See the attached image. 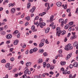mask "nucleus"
<instances>
[{
  "label": "nucleus",
  "mask_w": 78,
  "mask_h": 78,
  "mask_svg": "<svg viewBox=\"0 0 78 78\" xmlns=\"http://www.w3.org/2000/svg\"><path fill=\"white\" fill-rule=\"evenodd\" d=\"M60 70L63 72L64 71V68L62 67V68H61Z\"/></svg>",
  "instance_id": "nucleus-60"
},
{
  "label": "nucleus",
  "mask_w": 78,
  "mask_h": 78,
  "mask_svg": "<svg viewBox=\"0 0 78 78\" xmlns=\"http://www.w3.org/2000/svg\"><path fill=\"white\" fill-rule=\"evenodd\" d=\"M27 74L28 75H30L31 74V71H29V69H28V70H27Z\"/></svg>",
  "instance_id": "nucleus-48"
},
{
  "label": "nucleus",
  "mask_w": 78,
  "mask_h": 78,
  "mask_svg": "<svg viewBox=\"0 0 78 78\" xmlns=\"http://www.w3.org/2000/svg\"><path fill=\"white\" fill-rule=\"evenodd\" d=\"M45 43L47 44H49V42H48V40H47V39H46V40Z\"/></svg>",
  "instance_id": "nucleus-58"
},
{
  "label": "nucleus",
  "mask_w": 78,
  "mask_h": 78,
  "mask_svg": "<svg viewBox=\"0 0 78 78\" xmlns=\"http://www.w3.org/2000/svg\"><path fill=\"white\" fill-rule=\"evenodd\" d=\"M34 78H39V76H34Z\"/></svg>",
  "instance_id": "nucleus-64"
},
{
  "label": "nucleus",
  "mask_w": 78,
  "mask_h": 78,
  "mask_svg": "<svg viewBox=\"0 0 78 78\" xmlns=\"http://www.w3.org/2000/svg\"><path fill=\"white\" fill-rule=\"evenodd\" d=\"M55 28H56V27H55V25H53L52 26V28L54 30L55 29Z\"/></svg>",
  "instance_id": "nucleus-61"
},
{
  "label": "nucleus",
  "mask_w": 78,
  "mask_h": 78,
  "mask_svg": "<svg viewBox=\"0 0 78 78\" xmlns=\"http://www.w3.org/2000/svg\"><path fill=\"white\" fill-rule=\"evenodd\" d=\"M31 7V3H30L29 2L28 4H27V9H29Z\"/></svg>",
  "instance_id": "nucleus-26"
},
{
  "label": "nucleus",
  "mask_w": 78,
  "mask_h": 78,
  "mask_svg": "<svg viewBox=\"0 0 78 78\" xmlns=\"http://www.w3.org/2000/svg\"><path fill=\"white\" fill-rule=\"evenodd\" d=\"M54 68L55 67H54L53 66L50 67V69L51 70H52L53 69H54Z\"/></svg>",
  "instance_id": "nucleus-41"
},
{
  "label": "nucleus",
  "mask_w": 78,
  "mask_h": 78,
  "mask_svg": "<svg viewBox=\"0 0 78 78\" xmlns=\"http://www.w3.org/2000/svg\"><path fill=\"white\" fill-rule=\"evenodd\" d=\"M72 56V53H70L69 54L67 55V57L66 58V60H68Z\"/></svg>",
  "instance_id": "nucleus-7"
},
{
  "label": "nucleus",
  "mask_w": 78,
  "mask_h": 78,
  "mask_svg": "<svg viewBox=\"0 0 78 78\" xmlns=\"http://www.w3.org/2000/svg\"><path fill=\"white\" fill-rule=\"evenodd\" d=\"M20 33H18V34L17 35V38H19L20 37Z\"/></svg>",
  "instance_id": "nucleus-54"
},
{
  "label": "nucleus",
  "mask_w": 78,
  "mask_h": 78,
  "mask_svg": "<svg viewBox=\"0 0 78 78\" xmlns=\"http://www.w3.org/2000/svg\"><path fill=\"white\" fill-rule=\"evenodd\" d=\"M4 29H5V30L8 29V26L7 25H5V26Z\"/></svg>",
  "instance_id": "nucleus-55"
},
{
  "label": "nucleus",
  "mask_w": 78,
  "mask_h": 78,
  "mask_svg": "<svg viewBox=\"0 0 78 78\" xmlns=\"http://www.w3.org/2000/svg\"><path fill=\"white\" fill-rule=\"evenodd\" d=\"M10 63H8L5 65V67L6 68H8L10 66Z\"/></svg>",
  "instance_id": "nucleus-23"
},
{
  "label": "nucleus",
  "mask_w": 78,
  "mask_h": 78,
  "mask_svg": "<svg viewBox=\"0 0 78 78\" xmlns=\"http://www.w3.org/2000/svg\"><path fill=\"white\" fill-rule=\"evenodd\" d=\"M1 35L2 36H3L5 34H6V32L4 31H2V32L1 33Z\"/></svg>",
  "instance_id": "nucleus-27"
},
{
  "label": "nucleus",
  "mask_w": 78,
  "mask_h": 78,
  "mask_svg": "<svg viewBox=\"0 0 78 78\" xmlns=\"http://www.w3.org/2000/svg\"><path fill=\"white\" fill-rule=\"evenodd\" d=\"M31 29H32V31L33 32H35V31H37V29L35 30V27L34 25H33L32 26Z\"/></svg>",
  "instance_id": "nucleus-11"
},
{
  "label": "nucleus",
  "mask_w": 78,
  "mask_h": 78,
  "mask_svg": "<svg viewBox=\"0 0 78 78\" xmlns=\"http://www.w3.org/2000/svg\"><path fill=\"white\" fill-rule=\"evenodd\" d=\"M69 25H73V22H70L69 23Z\"/></svg>",
  "instance_id": "nucleus-36"
},
{
  "label": "nucleus",
  "mask_w": 78,
  "mask_h": 78,
  "mask_svg": "<svg viewBox=\"0 0 78 78\" xmlns=\"http://www.w3.org/2000/svg\"><path fill=\"white\" fill-rule=\"evenodd\" d=\"M13 50H14V48H10L9 49L10 52H12V51H13Z\"/></svg>",
  "instance_id": "nucleus-42"
},
{
  "label": "nucleus",
  "mask_w": 78,
  "mask_h": 78,
  "mask_svg": "<svg viewBox=\"0 0 78 78\" xmlns=\"http://www.w3.org/2000/svg\"><path fill=\"white\" fill-rule=\"evenodd\" d=\"M53 18H54V16L53 15H51L50 17V22H52L53 21Z\"/></svg>",
  "instance_id": "nucleus-14"
},
{
  "label": "nucleus",
  "mask_w": 78,
  "mask_h": 78,
  "mask_svg": "<svg viewBox=\"0 0 78 78\" xmlns=\"http://www.w3.org/2000/svg\"><path fill=\"white\" fill-rule=\"evenodd\" d=\"M19 33V31L17 30H16L14 31V33H14L15 34H17Z\"/></svg>",
  "instance_id": "nucleus-44"
},
{
  "label": "nucleus",
  "mask_w": 78,
  "mask_h": 78,
  "mask_svg": "<svg viewBox=\"0 0 78 78\" xmlns=\"http://www.w3.org/2000/svg\"><path fill=\"white\" fill-rule=\"evenodd\" d=\"M59 23H61V25H64V19H60L59 20Z\"/></svg>",
  "instance_id": "nucleus-6"
},
{
  "label": "nucleus",
  "mask_w": 78,
  "mask_h": 78,
  "mask_svg": "<svg viewBox=\"0 0 78 78\" xmlns=\"http://www.w3.org/2000/svg\"><path fill=\"white\" fill-rule=\"evenodd\" d=\"M77 44L78 43H77V42L75 41L73 44L74 47H76V46L77 45Z\"/></svg>",
  "instance_id": "nucleus-30"
},
{
  "label": "nucleus",
  "mask_w": 78,
  "mask_h": 78,
  "mask_svg": "<svg viewBox=\"0 0 78 78\" xmlns=\"http://www.w3.org/2000/svg\"><path fill=\"white\" fill-rule=\"evenodd\" d=\"M39 17L38 16H37L35 18V20H38L39 19Z\"/></svg>",
  "instance_id": "nucleus-50"
},
{
  "label": "nucleus",
  "mask_w": 78,
  "mask_h": 78,
  "mask_svg": "<svg viewBox=\"0 0 78 78\" xmlns=\"http://www.w3.org/2000/svg\"><path fill=\"white\" fill-rule=\"evenodd\" d=\"M50 64H48L47 65V68H48L50 67Z\"/></svg>",
  "instance_id": "nucleus-56"
},
{
  "label": "nucleus",
  "mask_w": 78,
  "mask_h": 78,
  "mask_svg": "<svg viewBox=\"0 0 78 78\" xmlns=\"http://www.w3.org/2000/svg\"><path fill=\"white\" fill-rule=\"evenodd\" d=\"M45 6L46 7H47L48 6V9H49L50 8V3L48 2H46V3H45Z\"/></svg>",
  "instance_id": "nucleus-8"
},
{
  "label": "nucleus",
  "mask_w": 78,
  "mask_h": 78,
  "mask_svg": "<svg viewBox=\"0 0 78 78\" xmlns=\"http://www.w3.org/2000/svg\"><path fill=\"white\" fill-rule=\"evenodd\" d=\"M49 74L50 75H53L54 74V73L53 71H51L49 72Z\"/></svg>",
  "instance_id": "nucleus-57"
},
{
  "label": "nucleus",
  "mask_w": 78,
  "mask_h": 78,
  "mask_svg": "<svg viewBox=\"0 0 78 78\" xmlns=\"http://www.w3.org/2000/svg\"><path fill=\"white\" fill-rule=\"evenodd\" d=\"M1 62H2V63H5V62H6V60L3 59L1 61Z\"/></svg>",
  "instance_id": "nucleus-33"
},
{
  "label": "nucleus",
  "mask_w": 78,
  "mask_h": 78,
  "mask_svg": "<svg viewBox=\"0 0 78 78\" xmlns=\"http://www.w3.org/2000/svg\"><path fill=\"white\" fill-rule=\"evenodd\" d=\"M70 9H67L66 12H70Z\"/></svg>",
  "instance_id": "nucleus-49"
},
{
  "label": "nucleus",
  "mask_w": 78,
  "mask_h": 78,
  "mask_svg": "<svg viewBox=\"0 0 78 78\" xmlns=\"http://www.w3.org/2000/svg\"><path fill=\"white\" fill-rule=\"evenodd\" d=\"M68 21V19H66L65 20V22H64V23H65V24H66V23Z\"/></svg>",
  "instance_id": "nucleus-47"
},
{
  "label": "nucleus",
  "mask_w": 78,
  "mask_h": 78,
  "mask_svg": "<svg viewBox=\"0 0 78 78\" xmlns=\"http://www.w3.org/2000/svg\"><path fill=\"white\" fill-rule=\"evenodd\" d=\"M12 37V34H8L6 36V38L7 39H11Z\"/></svg>",
  "instance_id": "nucleus-9"
},
{
  "label": "nucleus",
  "mask_w": 78,
  "mask_h": 78,
  "mask_svg": "<svg viewBox=\"0 0 78 78\" xmlns=\"http://www.w3.org/2000/svg\"><path fill=\"white\" fill-rule=\"evenodd\" d=\"M25 19L27 20H30V16H28L27 17H26Z\"/></svg>",
  "instance_id": "nucleus-34"
},
{
  "label": "nucleus",
  "mask_w": 78,
  "mask_h": 78,
  "mask_svg": "<svg viewBox=\"0 0 78 78\" xmlns=\"http://www.w3.org/2000/svg\"><path fill=\"white\" fill-rule=\"evenodd\" d=\"M43 67L44 68H45V67H46V66H47V63L46 62H44L43 63Z\"/></svg>",
  "instance_id": "nucleus-29"
},
{
  "label": "nucleus",
  "mask_w": 78,
  "mask_h": 78,
  "mask_svg": "<svg viewBox=\"0 0 78 78\" xmlns=\"http://www.w3.org/2000/svg\"><path fill=\"white\" fill-rule=\"evenodd\" d=\"M43 55L44 56H47V53L46 52H44Z\"/></svg>",
  "instance_id": "nucleus-40"
},
{
  "label": "nucleus",
  "mask_w": 78,
  "mask_h": 78,
  "mask_svg": "<svg viewBox=\"0 0 78 78\" xmlns=\"http://www.w3.org/2000/svg\"><path fill=\"white\" fill-rule=\"evenodd\" d=\"M73 67V65L72 64H70L69 66V67L70 69H72Z\"/></svg>",
  "instance_id": "nucleus-39"
},
{
  "label": "nucleus",
  "mask_w": 78,
  "mask_h": 78,
  "mask_svg": "<svg viewBox=\"0 0 78 78\" xmlns=\"http://www.w3.org/2000/svg\"><path fill=\"white\" fill-rule=\"evenodd\" d=\"M33 52H34L33 49H31L30 51V54L31 53H33Z\"/></svg>",
  "instance_id": "nucleus-35"
},
{
  "label": "nucleus",
  "mask_w": 78,
  "mask_h": 78,
  "mask_svg": "<svg viewBox=\"0 0 78 78\" xmlns=\"http://www.w3.org/2000/svg\"><path fill=\"white\" fill-rule=\"evenodd\" d=\"M58 53H60V54L61 53H62V50H60L58 51Z\"/></svg>",
  "instance_id": "nucleus-52"
},
{
  "label": "nucleus",
  "mask_w": 78,
  "mask_h": 78,
  "mask_svg": "<svg viewBox=\"0 0 78 78\" xmlns=\"http://www.w3.org/2000/svg\"><path fill=\"white\" fill-rule=\"evenodd\" d=\"M45 39H43L41 40V42H42V43H44L45 42Z\"/></svg>",
  "instance_id": "nucleus-43"
},
{
  "label": "nucleus",
  "mask_w": 78,
  "mask_h": 78,
  "mask_svg": "<svg viewBox=\"0 0 78 78\" xmlns=\"http://www.w3.org/2000/svg\"><path fill=\"white\" fill-rule=\"evenodd\" d=\"M28 69H27L26 70L24 71V73L25 75H27V73L28 72Z\"/></svg>",
  "instance_id": "nucleus-32"
},
{
  "label": "nucleus",
  "mask_w": 78,
  "mask_h": 78,
  "mask_svg": "<svg viewBox=\"0 0 78 78\" xmlns=\"http://www.w3.org/2000/svg\"><path fill=\"white\" fill-rule=\"evenodd\" d=\"M52 62L54 64H55L56 62V60L55 59H53Z\"/></svg>",
  "instance_id": "nucleus-51"
},
{
  "label": "nucleus",
  "mask_w": 78,
  "mask_h": 78,
  "mask_svg": "<svg viewBox=\"0 0 78 78\" xmlns=\"http://www.w3.org/2000/svg\"><path fill=\"white\" fill-rule=\"evenodd\" d=\"M66 64V62L61 61L60 62L61 66H64Z\"/></svg>",
  "instance_id": "nucleus-20"
},
{
  "label": "nucleus",
  "mask_w": 78,
  "mask_h": 78,
  "mask_svg": "<svg viewBox=\"0 0 78 78\" xmlns=\"http://www.w3.org/2000/svg\"><path fill=\"white\" fill-rule=\"evenodd\" d=\"M26 46L27 45H26V44H24L23 45V46H22V47H23V48H25Z\"/></svg>",
  "instance_id": "nucleus-53"
},
{
  "label": "nucleus",
  "mask_w": 78,
  "mask_h": 78,
  "mask_svg": "<svg viewBox=\"0 0 78 78\" xmlns=\"http://www.w3.org/2000/svg\"><path fill=\"white\" fill-rule=\"evenodd\" d=\"M45 14H46V12H43L42 13H41L40 14H39L38 15L39 16H41V17H42L43 16H44Z\"/></svg>",
  "instance_id": "nucleus-13"
},
{
  "label": "nucleus",
  "mask_w": 78,
  "mask_h": 78,
  "mask_svg": "<svg viewBox=\"0 0 78 78\" xmlns=\"http://www.w3.org/2000/svg\"><path fill=\"white\" fill-rule=\"evenodd\" d=\"M26 65L27 67H29V66H30L31 65V63L28 62L26 63Z\"/></svg>",
  "instance_id": "nucleus-18"
},
{
  "label": "nucleus",
  "mask_w": 78,
  "mask_h": 78,
  "mask_svg": "<svg viewBox=\"0 0 78 78\" xmlns=\"http://www.w3.org/2000/svg\"><path fill=\"white\" fill-rule=\"evenodd\" d=\"M11 4L12 5V7H13L14 6H15V5H16V3H15V2H14L12 3H11Z\"/></svg>",
  "instance_id": "nucleus-37"
},
{
  "label": "nucleus",
  "mask_w": 78,
  "mask_h": 78,
  "mask_svg": "<svg viewBox=\"0 0 78 78\" xmlns=\"http://www.w3.org/2000/svg\"><path fill=\"white\" fill-rule=\"evenodd\" d=\"M56 4L57 6H58V7H60V6H62L63 8H64V9H67V5L65 4V5L64 4H63V5H62V2H57Z\"/></svg>",
  "instance_id": "nucleus-2"
},
{
  "label": "nucleus",
  "mask_w": 78,
  "mask_h": 78,
  "mask_svg": "<svg viewBox=\"0 0 78 78\" xmlns=\"http://www.w3.org/2000/svg\"><path fill=\"white\" fill-rule=\"evenodd\" d=\"M18 42L19 41H17V40H15L13 43L14 45H17L18 44Z\"/></svg>",
  "instance_id": "nucleus-24"
},
{
  "label": "nucleus",
  "mask_w": 78,
  "mask_h": 78,
  "mask_svg": "<svg viewBox=\"0 0 78 78\" xmlns=\"http://www.w3.org/2000/svg\"><path fill=\"white\" fill-rule=\"evenodd\" d=\"M75 13H78V8L76 9Z\"/></svg>",
  "instance_id": "nucleus-62"
},
{
  "label": "nucleus",
  "mask_w": 78,
  "mask_h": 78,
  "mask_svg": "<svg viewBox=\"0 0 78 78\" xmlns=\"http://www.w3.org/2000/svg\"><path fill=\"white\" fill-rule=\"evenodd\" d=\"M58 57H63L62 55L61 54H59L58 55Z\"/></svg>",
  "instance_id": "nucleus-38"
},
{
  "label": "nucleus",
  "mask_w": 78,
  "mask_h": 78,
  "mask_svg": "<svg viewBox=\"0 0 78 78\" xmlns=\"http://www.w3.org/2000/svg\"><path fill=\"white\" fill-rule=\"evenodd\" d=\"M70 46H71V44H68L66 46L65 48V50H69V48H70Z\"/></svg>",
  "instance_id": "nucleus-5"
},
{
  "label": "nucleus",
  "mask_w": 78,
  "mask_h": 78,
  "mask_svg": "<svg viewBox=\"0 0 78 78\" xmlns=\"http://www.w3.org/2000/svg\"><path fill=\"white\" fill-rule=\"evenodd\" d=\"M76 74H75L74 75V76H73L71 78H75V77L76 76Z\"/></svg>",
  "instance_id": "nucleus-63"
},
{
  "label": "nucleus",
  "mask_w": 78,
  "mask_h": 78,
  "mask_svg": "<svg viewBox=\"0 0 78 78\" xmlns=\"http://www.w3.org/2000/svg\"><path fill=\"white\" fill-rule=\"evenodd\" d=\"M10 60L11 61H12L13 62V61H14V58L13 57L11 58L10 59Z\"/></svg>",
  "instance_id": "nucleus-46"
},
{
  "label": "nucleus",
  "mask_w": 78,
  "mask_h": 78,
  "mask_svg": "<svg viewBox=\"0 0 78 78\" xmlns=\"http://www.w3.org/2000/svg\"><path fill=\"white\" fill-rule=\"evenodd\" d=\"M67 70H65L62 72L63 74H64L65 75H66L67 74Z\"/></svg>",
  "instance_id": "nucleus-25"
},
{
  "label": "nucleus",
  "mask_w": 78,
  "mask_h": 78,
  "mask_svg": "<svg viewBox=\"0 0 78 78\" xmlns=\"http://www.w3.org/2000/svg\"><path fill=\"white\" fill-rule=\"evenodd\" d=\"M11 12L12 14L15 13V12H16V9L14 8H12L11 10Z\"/></svg>",
  "instance_id": "nucleus-10"
},
{
  "label": "nucleus",
  "mask_w": 78,
  "mask_h": 78,
  "mask_svg": "<svg viewBox=\"0 0 78 78\" xmlns=\"http://www.w3.org/2000/svg\"><path fill=\"white\" fill-rule=\"evenodd\" d=\"M43 62V60L42 58H39L37 61V62L38 64H41Z\"/></svg>",
  "instance_id": "nucleus-16"
},
{
  "label": "nucleus",
  "mask_w": 78,
  "mask_h": 78,
  "mask_svg": "<svg viewBox=\"0 0 78 78\" xmlns=\"http://www.w3.org/2000/svg\"><path fill=\"white\" fill-rule=\"evenodd\" d=\"M23 78H27V76L26 75H24L22 76Z\"/></svg>",
  "instance_id": "nucleus-45"
},
{
  "label": "nucleus",
  "mask_w": 78,
  "mask_h": 78,
  "mask_svg": "<svg viewBox=\"0 0 78 78\" xmlns=\"http://www.w3.org/2000/svg\"><path fill=\"white\" fill-rule=\"evenodd\" d=\"M61 35L62 36L66 33V30H63L62 31V30L57 31L56 32V36H58V37H59L60 35H61Z\"/></svg>",
  "instance_id": "nucleus-1"
},
{
  "label": "nucleus",
  "mask_w": 78,
  "mask_h": 78,
  "mask_svg": "<svg viewBox=\"0 0 78 78\" xmlns=\"http://www.w3.org/2000/svg\"><path fill=\"white\" fill-rule=\"evenodd\" d=\"M44 49H41L39 50L38 51L40 53H44Z\"/></svg>",
  "instance_id": "nucleus-22"
},
{
  "label": "nucleus",
  "mask_w": 78,
  "mask_h": 78,
  "mask_svg": "<svg viewBox=\"0 0 78 78\" xmlns=\"http://www.w3.org/2000/svg\"><path fill=\"white\" fill-rule=\"evenodd\" d=\"M49 31H50V27H48L45 30V33H48Z\"/></svg>",
  "instance_id": "nucleus-19"
},
{
  "label": "nucleus",
  "mask_w": 78,
  "mask_h": 78,
  "mask_svg": "<svg viewBox=\"0 0 78 78\" xmlns=\"http://www.w3.org/2000/svg\"><path fill=\"white\" fill-rule=\"evenodd\" d=\"M44 43H40V44H39V47H40V48H41L42 47L44 46Z\"/></svg>",
  "instance_id": "nucleus-21"
},
{
  "label": "nucleus",
  "mask_w": 78,
  "mask_h": 78,
  "mask_svg": "<svg viewBox=\"0 0 78 78\" xmlns=\"http://www.w3.org/2000/svg\"><path fill=\"white\" fill-rule=\"evenodd\" d=\"M45 23H41V22L40 21L39 22V23L37 25V27H38L39 26H40L41 28H43V27L45 26Z\"/></svg>",
  "instance_id": "nucleus-3"
},
{
  "label": "nucleus",
  "mask_w": 78,
  "mask_h": 78,
  "mask_svg": "<svg viewBox=\"0 0 78 78\" xmlns=\"http://www.w3.org/2000/svg\"><path fill=\"white\" fill-rule=\"evenodd\" d=\"M37 48H34L33 49L34 52H36L37 51Z\"/></svg>",
  "instance_id": "nucleus-31"
},
{
  "label": "nucleus",
  "mask_w": 78,
  "mask_h": 78,
  "mask_svg": "<svg viewBox=\"0 0 78 78\" xmlns=\"http://www.w3.org/2000/svg\"><path fill=\"white\" fill-rule=\"evenodd\" d=\"M77 37V36L76 35H73L70 38V39L71 40H73V39H76Z\"/></svg>",
  "instance_id": "nucleus-15"
},
{
  "label": "nucleus",
  "mask_w": 78,
  "mask_h": 78,
  "mask_svg": "<svg viewBox=\"0 0 78 78\" xmlns=\"http://www.w3.org/2000/svg\"><path fill=\"white\" fill-rule=\"evenodd\" d=\"M5 22H2V23H1V22H0V26H1V25H5ZM3 31V28H2L0 27V31Z\"/></svg>",
  "instance_id": "nucleus-12"
},
{
  "label": "nucleus",
  "mask_w": 78,
  "mask_h": 78,
  "mask_svg": "<svg viewBox=\"0 0 78 78\" xmlns=\"http://www.w3.org/2000/svg\"><path fill=\"white\" fill-rule=\"evenodd\" d=\"M36 7L35 6H34L30 10H29V12H31V13H33L34 12V11H35V9H36Z\"/></svg>",
  "instance_id": "nucleus-4"
},
{
  "label": "nucleus",
  "mask_w": 78,
  "mask_h": 78,
  "mask_svg": "<svg viewBox=\"0 0 78 78\" xmlns=\"http://www.w3.org/2000/svg\"><path fill=\"white\" fill-rule=\"evenodd\" d=\"M73 66L76 67H78V63L77 62H75L73 64Z\"/></svg>",
  "instance_id": "nucleus-17"
},
{
  "label": "nucleus",
  "mask_w": 78,
  "mask_h": 78,
  "mask_svg": "<svg viewBox=\"0 0 78 78\" xmlns=\"http://www.w3.org/2000/svg\"><path fill=\"white\" fill-rule=\"evenodd\" d=\"M29 52V50H27L26 51L25 53L26 55H28V52Z\"/></svg>",
  "instance_id": "nucleus-59"
},
{
  "label": "nucleus",
  "mask_w": 78,
  "mask_h": 78,
  "mask_svg": "<svg viewBox=\"0 0 78 78\" xmlns=\"http://www.w3.org/2000/svg\"><path fill=\"white\" fill-rule=\"evenodd\" d=\"M69 25L68 24H66V26H65V30H67V29H68V28H69Z\"/></svg>",
  "instance_id": "nucleus-28"
}]
</instances>
